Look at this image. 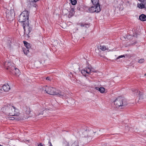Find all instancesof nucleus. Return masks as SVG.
Listing matches in <instances>:
<instances>
[{"label": "nucleus", "instance_id": "6e6552de", "mask_svg": "<svg viewBox=\"0 0 146 146\" xmlns=\"http://www.w3.org/2000/svg\"><path fill=\"white\" fill-rule=\"evenodd\" d=\"M13 11L11 10L10 11L7 10L5 12V14L7 18L9 21H11L13 20Z\"/></svg>", "mask_w": 146, "mask_h": 146}, {"label": "nucleus", "instance_id": "9b49d317", "mask_svg": "<svg viewBox=\"0 0 146 146\" xmlns=\"http://www.w3.org/2000/svg\"><path fill=\"white\" fill-rule=\"evenodd\" d=\"M2 88L4 91H8L10 89V87L8 84H6L2 86Z\"/></svg>", "mask_w": 146, "mask_h": 146}, {"label": "nucleus", "instance_id": "7c9ffc66", "mask_svg": "<svg viewBox=\"0 0 146 146\" xmlns=\"http://www.w3.org/2000/svg\"><path fill=\"white\" fill-rule=\"evenodd\" d=\"M38 146H43V145L41 143H40L38 145Z\"/></svg>", "mask_w": 146, "mask_h": 146}, {"label": "nucleus", "instance_id": "72a5a7b5", "mask_svg": "<svg viewBox=\"0 0 146 146\" xmlns=\"http://www.w3.org/2000/svg\"><path fill=\"white\" fill-rule=\"evenodd\" d=\"M15 119L14 117H12V119H11V120H13Z\"/></svg>", "mask_w": 146, "mask_h": 146}, {"label": "nucleus", "instance_id": "9d476101", "mask_svg": "<svg viewBox=\"0 0 146 146\" xmlns=\"http://www.w3.org/2000/svg\"><path fill=\"white\" fill-rule=\"evenodd\" d=\"M68 146H79L78 142V141H72L68 143Z\"/></svg>", "mask_w": 146, "mask_h": 146}, {"label": "nucleus", "instance_id": "7ed1b4c3", "mask_svg": "<svg viewBox=\"0 0 146 146\" xmlns=\"http://www.w3.org/2000/svg\"><path fill=\"white\" fill-rule=\"evenodd\" d=\"M29 12L25 10L23 11L19 17V21L20 22L23 23H29Z\"/></svg>", "mask_w": 146, "mask_h": 146}, {"label": "nucleus", "instance_id": "f257e3e1", "mask_svg": "<svg viewBox=\"0 0 146 146\" xmlns=\"http://www.w3.org/2000/svg\"><path fill=\"white\" fill-rule=\"evenodd\" d=\"M1 110L7 115L19 116L20 115L18 110L10 104L4 106L2 108Z\"/></svg>", "mask_w": 146, "mask_h": 146}, {"label": "nucleus", "instance_id": "20e7f679", "mask_svg": "<svg viewBox=\"0 0 146 146\" xmlns=\"http://www.w3.org/2000/svg\"><path fill=\"white\" fill-rule=\"evenodd\" d=\"M10 63L8 62H5L4 65L5 67H8L6 69L9 70L10 72L13 74H15L16 76H19V70L15 68L14 66H11Z\"/></svg>", "mask_w": 146, "mask_h": 146}, {"label": "nucleus", "instance_id": "c85d7f7f", "mask_svg": "<svg viewBox=\"0 0 146 146\" xmlns=\"http://www.w3.org/2000/svg\"><path fill=\"white\" fill-rule=\"evenodd\" d=\"M48 143L49 144V146H53L50 140L48 141Z\"/></svg>", "mask_w": 146, "mask_h": 146}, {"label": "nucleus", "instance_id": "aec40b11", "mask_svg": "<svg viewBox=\"0 0 146 146\" xmlns=\"http://www.w3.org/2000/svg\"><path fill=\"white\" fill-rule=\"evenodd\" d=\"M31 112L30 109L29 108H26V113L27 115H29Z\"/></svg>", "mask_w": 146, "mask_h": 146}, {"label": "nucleus", "instance_id": "dca6fc26", "mask_svg": "<svg viewBox=\"0 0 146 146\" xmlns=\"http://www.w3.org/2000/svg\"><path fill=\"white\" fill-rule=\"evenodd\" d=\"M85 69L86 70V73H87L88 74H89L90 72H94L89 67H86Z\"/></svg>", "mask_w": 146, "mask_h": 146}, {"label": "nucleus", "instance_id": "39448f33", "mask_svg": "<svg viewBox=\"0 0 146 146\" xmlns=\"http://www.w3.org/2000/svg\"><path fill=\"white\" fill-rule=\"evenodd\" d=\"M114 104L116 108L120 109L123 108L127 105V102L120 97H118L115 99L114 102Z\"/></svg>", "mask_w": 146, "mask_h": 146}, {"label": "nucleus", "instance_id": "f704fd0d", "mask_svg": "<svg viewBox=\"0 0 146 146\" xmlns=\"http://www.w3.org/2000/svg\"><path fill=\"white\" fill-rule=\"evenodd\" d=\"M0 146H3L1 145V144H0Z\"/></svg>", "mask_w": 146, "mask_h": 146}, {"label": "nucleus", "instance_id": "473e14b6", "mask_svg": "<svg viewBox=\"0 0 146 146\" xmlns=\"http://www.w3.org/2000/svg\"><path fill=\"white\" fill-rule=\"evenodd\" d=\"M48 111V110H47V109H46V110H44V112H46V111Z\"/></svg>", "mask_w": 146, "mask_h": 146}, {"label": "nucleus", "instance_id": "c9c22d12", "mask_svg": "<svg viewBox=\"0 0 146 146\" xmlns=\"http://www.w3.org/2000/svg\"><path fill=\"white\" fill-rule=\"evenodd\" d=\"M43 113H40V114H42Z\"/></svg>", "mask_w": 146, "mask_h": 146}, {"label": "nucleus", "instance_id": "ddd939ff", "mask_svg": "<svg viewBox=\"0 0 146 146\" xmlns=\"http://www.w3.org/2000/svg\"><path fill=\"white\" fill-rule=\"evenodd\" d=\"M95 89L96 90H98L101 93H103L105 91V88L103 87H100L99 88L98 87H96L95 88Z\"/></svg>", "mask_w": 146, "mask_h": 146}, {"label": "nucleus", "instance_id": "a211bd4d", "mask_svg": "<svg viewBox=\"0 0 146 146\" xmlns=\"http://www.w3.org/2000/svg\"><path fill=\"white\" fill-rule=\"evenodd\" d=\"M91 1L93 5H99V0H91Z\"/></svg>", "mask_w": 146, "mask_h": 146}, {"label": "nucleus", "instance_id": "f3484780", "mask_svg": "<svg viewBox=\"0 0 146 146\" xmlns=\"http://www.w3.org/2000/svg\"><path fill=\"white\" fill-rule=\"evenodd\" d=\"M79 24L81 27H84L86 28H87L89 27V25L88 24L83 23H80Z\"/></svg>", "mask_w": 146, "mask_h": 146}, {"label": "nucleus", "instance_id": "a878e982", "mask_svg": "<svg viewBox=\"0 0 146 146\" xmlns=\"http://www.w3.org/2000/svg\"><path fill=\"white\" fill-rule=\"evenodd\" d=\"M125 56L124 55H121L119 56L118 57H117L116 58L117 59H119L120 58H122L123 57H125Z\"/></svg>", "mask_w": 146, "mask_h": 146}, {"label": "nucleus", "instance_id": "f8f14e48", "mask_svg": "<svg viewBox=\"0 0 146 146\" xmlns=\"http://www.w3.org/2000/svg\"><path fill=\"white\" fill-rule=\"evenodd\" d=\"M139 19L141 21H146V15L142 14L139 17Z\"/></svg>", "mask_w": 146, "mask_h": 146}, {"label": "nucleus", "instance_id": "2eb2a0df", "mask_svg": "<svg viewBox=\"0 0 146 146\" xmlns=\"http://www.w3.org/2000/svg\"><path fill=\"white\" fill-rule=\"evenodd\" d=\"M99 48L102 50L104 51L106 50H108V48H106L105 46L100 45Z\"/></svg>", "mask_w": 146, "mask_h": 146}, {"label": "nucleus", "instance_id": "423d86ee", "mask_svg": "<svg viewBox=\"0 0 146 146\" xmlns=\"http://www.w3.org/2000/svg\"><path fill=\"white\" fill-rule=\"evenodd\" d=\"M23 26L25 34H26L29 37V34L31 31V25H29V23L27 22L23 23Z\"/></svg>", "mask_w": 146, "mask_h": 146}, {"label": "nucleus", "instance_id": "0eeeda50", "mask_svg": "<svg viewBox=\"0 0 146 146\" xmlns=\"http://www.w3.org/2000/svg\"><path fill=\"white\" fill-rule=\"evenodd\" d=\"M135 93L136 95H138L139 96V100L140 102H143V101H146V96L142 94V93H141L139 91L137 90H136L134 94Z\"/></svg>", "mask_w": 146, "mask_h": 146}, {"label": "nucleus", "instance_id": "4468645a", "mask_svg": "<svg viewBox=\"0 0 146 146\" xmlns=\"http://www.w3.org/2000/svg\"><path fill=\"white\" fill-rule=\"evenodd\" d=\"M24 44L26 48L28 49H30L31 48V46L30 44L28 43L26 41H23Z\"/></svg>", "mask_w": 146, "mask_h": 146}, {"label": "nucleus", "instance_id": "c756f323", "mask_svg": "<svg viewBox=\"0 0 146 146\" xmlns=\"http://www.w3.org/2000/svg\"><path fill=\"white\" fill-rule=\"evenodd\" d=\"M46 80H51V78L49 77H46Z\"/></svg>", "mask_w": 146, "mask_h": 146}, {"label": "nucleus", "instance_id": "cd10ccee", "mask_svg": "<svg viewBox=\"0 0 146 146\" xmlns=\"http://www.w3.org/2000/svg\"><path fill=\"white\" fill-rule=\"evenodd\" d=\"M139 1H141V2L143 3H146V0H138Z\"/></svg>", "mask_w": 146, "mask_h": 146}, {"label": "nucleus", "instance_id": "5701e85b", "mask_svg": "<svg viewBox=\"0 0 146 146\" xmlns=\"http://www.w3.org/2000/svg\"><path fill=\"white\" fill-rule=\"evenodd\" d=\"M145 61L144 59H141L139 60L138 61V62L140 63H143Z\"/></svg>", "mask_w": 146, "mask_h": 146}, {"label": "nucleus", "instance_id": "b1692460", "mask_svg": "<svg viewBox=\"0 0 146 146\" xmlns=\"http://www.w3.org/2000/svg\"><path fill=\"white\" fill-rule=\"evenodd\" d=\"M88 133V131L87 130V129H86L85 130V131H84V132H83V133L84 134H87V135H85V137H87L88 136V134H87V133Z\"/></svg>", "mask_w": 146, "mask_h": 146}, {"label": "nucleus", "instance_id": "412c9836", "mask_svg": "<svg viewBox=\"0 0 146 146\" xmlns=\"http://www.w3.org/2000/svg\"><path fill=\"white\" fill-rule=\"evenodd\" d=\"M71 2L73 5H75L77 3L76 0H70Z\"/></svg>", "mask_w": 146, "mask_h": 146}, {"label": "nucleus", "instance_id": "2f4dec72", "mask_svg": "<svg viewBox=\"0 0 146 146\" xmlns=\"http://www.w3.org/2000/svg\"><path fill=\"white\" fill-rule=\"evenodd\" d=\"M3 91L2 89L1 88H0V92H1Z\"/></svg>", "mask_w": 146, "mask_h": 146}, {"label": "nucleus", "instance_id": "f03ea898", "mask_svg": "<svg viewBox=\"0 0 146 146\" xmlns=\"http://www.w3.org/2000/svg\"><path fill=\"white\" fill-rule=\"evenodd\" d=\"M46 92L50 95H56L60 98L65 97V95L62 92L56 90L55 88L51 87H47L45 89Z\"/></svg>", "mask_w": 146, "mask_h": 146}, {"label": "nucleus", "instance_id": "393cba45", "mask_svg": "<svg viewBox=\"0 0 146 146\" xmlns=\"http://www.w3.org/2000/svg\"><path fill=\"white\" fill-rule=\"evenodd\" d=\"M94 7L95 8V9H94L95 10H97V9L96 8V7H99V8H100V5H94Z\"/></svg>", "mask_w": 146, "mask_h": 146}, {"label": "nucleus", "instance_id": "1a4fd4ad", "mask_svg": "<svg viewBox=\"0 0 146 146\" xmlns=\"http://www.w3.org/2000/svg\"><path fill=\"white\" fill-rule=\"evenodd\" d=\"M96 8L97 9V10H95L94 9L95 8L94 7V6H92L88 9V12L90 13L94 12L98 13L101 11V10L100 8H99L98 7Z\"/></svg>", "mask_w": 146, "mask_h": 146}, {"label": "nucleus", "instance_id": "4be33fe9", "mask_svg": "<svg viewBox=\"0 0 146 146\" xmlns=\"http://www.w3.org/2000/svg\"><path fill=\"white\" fill-rule=\"evenodd\" d=\"M81 72L82 73L84 76H85V74L86 73H86V70H82L81 71Z\"/></svg>", "mask_w": 146, "mask_h": 146}, {"label": "nucleus", "instance_id": "6ab92c4d", "mask_svg": "<svg viewBox=\"0 0 146 146\" xmlns=\"http://www.w3.org/2000/svg\"><path fill=\"white\" fill-rule=\"evenodd\" d=\"M30 49H28L27 48H25L23 49L24 53L26 55L28 54L29 52V50Z\"/></svg>", "mask_w": 146, "mask_h": 146}, {"label": "nucleus", "instance_id": "bb28decb", "mask_svg": "<svg viewBox=\"0 0 146 146\" xmlns=\"http://www.w3.org/2000/svg\"><path fill=\"white\" fill-rule=\"evenodd\" d=\"M39 0H29V1L31 2L35 3L38 1Z\"/></svg>", "mask_w": 146, "mask_h": 146}]
</instances>
